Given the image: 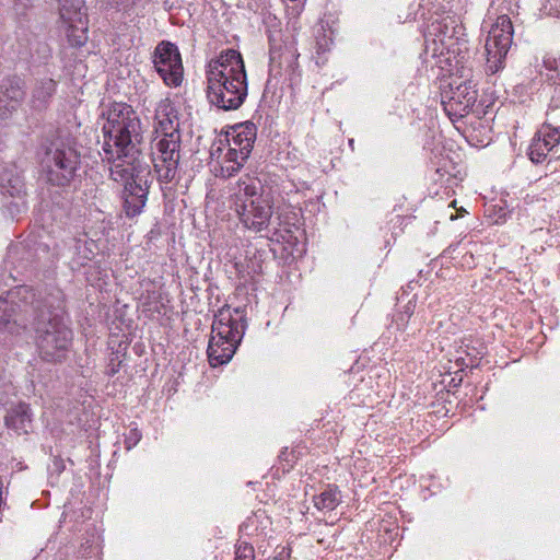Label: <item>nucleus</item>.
Returning <instances> with one entry per match:
<instances>
[{
    "mask_svg": "<svg viewBox=\"0 0 560 560\" xmlns=\"http://www.w3.org/2000/svg\"><path fill=\"white\" fill-rule=\"evenodd\" d=\"M0 331L34 338L42 361L66 362L73 346V330L66 310V298L59 288L35 290L18 285L0 296Z\"/></svg>",
    "mask_w": 560,
    "mask_h": 560,
    "instance_id": "f257e3e1",
    "label": "nucleus"
},
{
    "mask_svg": "<svg viewBox=\"0 0 560 560\" xmlns=\"http://www.w3.org/2000/svg\"><path fill=\"white\" fill-rule=\"evenodd\" d=\"M44 154L40 160L42 173L51 188V202L60 209L72 205L75 183L80 182L82 154L75 137L61 130L56 131L42 144Z\"/></svg>",
    "mask_w": 560,
    "mask_h": 560,
    "instance_id": "f03ea898",
    "label": "nucleus"
},
{
    "mask_svg": "<svg viewBox=\"0 0 560 560\" xmlns=\"http://www.w3.org/2000/svg\"><path fill=\"white\" fill-rule=\"evenodd\" d=\"M207 100L219 109H238L248 95V81L242 54L223 50L207 66Z\"/></svg>",
    "mask_w": 560,
    "mask_h": 560,
    "instance_id": "7ed1b4c3",
    "label": "nucleus"
},
{
    "mask_svg": "<svg viewBox=\"0 0 560 560\" xmlns=\"http://www.w3.org/2000/svg\"><path fill=\"white\" fill-rule=\"evenodd\" d=\"M103 161L136 160L141 156L143 132L141 120L131 105L113 102L103 110Z\"/></svg>",
    "mask_w": 560,
    "mask_h": 560,
    "instance_id": "20e7f679",
    "label": "nucleus"
},
{
    "mask_svg": "<svg viewBox=\"0 0 560 560\" xmlns=\"http://www.w3.org/2000/svg\"><path fill=\"white\" fill-rule=\"evenodd\" d=\"M233 202L244 228L261 236H268L271 232L276 234L278 228L272 226V199L265 192L258 178H240Z\"/></svg>",
    "mask_w": 560,
    "mask_h": 560,
    "instance_id": "39448f33",
    "label": "nucleus"
},
{
    "mask_svg": "<svg viewBox=\"0 0 560 560\" xmlns=\"http://www.w3.org/2000/svg\"><path fill=\"white\" fill-rule=\"evenodd\" d=\"M246 328L245 311L241 307L223 306L214 314L207 349L211 366H221L231 361L244 338Z\"/></svg>",
    "mask_w": 560,
    "mask_h": 560,
    "instance_id": "423d86ee",
    "label": "nucleus"
},
{
    "mask_svg": "<svg viewBox=\"0 0 560 560\" xmlns=\"http://www.w3.org/2000/svg\"><path fill=\"white\" fill-rule=\"evenodd\" d=\"M104 241L97 232H81L63 241L62 257L66 258L68 268L73 272H81L92 265L97 275L102 273L101 261L97 256L103 254Z\"/></svg>",
    "mask_w": 560,
    "mask_h": 560,
    "instance_id": "0eeeda50",
    "label": "nucleus"
},
{
    "mask_svg": "<svg viewBox=\"0 0 560 560\" xmlns=\"http://www.w3.org/2000/svg\"><path fill=\"white\" fill-rule=\"evenodd\" d=\"M512 40L513 25L511 19L505 14L498 16L486 40V70L489 74H495L503 69Z\"/></svg>",
    "mask_w": 560,
    "mask_h": 560,
    "instance_id": "6e6552de",
    "label": "nucleus"
},
{
    "mask_svg": "<svg viewBox=\"0 0 560 560\" xmlns=\"http://www.w3.org/2000/svg\"><path fill=\"white\" fill-rule=\"evenodd\" d=\"M180 135L167 138L156 137L151 143V161L158 180L161 184L172 183L177 174L179 164Z\"/></svg>",
    "mask_w": 560,
    "mask_h": 560,
    "instance_id": "1a4fd4ad",
    "label": "nucleus"
},
{
    "mask_svg": "<svg viewBox=\"0 0 560 560\" xmlns=\"http://www.w3.org/2000/svg\"><path fill=\"white\" fill-rule=\"evenodd\" d=\"M154 69L168 86H178L183 81V62L177 46L168 40H162L153 51Z\"/></svg>",
    "mask_w": 560,
    "mask_h": 560,
    "instance_id": "9d476101",
    "label": "nucleus"
},
{
    "mask_svg": "<svg viewBox=\"0 0 560 560\" xmlns=\"http://www.w3.org/2000/svg\"><path fill=\"white\" fill-rule=\"evenodd\" d=\"M59 14L67 25L71 46L81 47L86 42V13L83 0H59Z\"/></svg>",
    "mask_w": 560,
    "mask_h": 560,
    "instance_id": "9b49d317",
    "label": "nucleus"
},
{
    "mask_svg": "<svg viewBox=\"0 0 560 560\" xmlns=\"http://www.w3.org/2000/svg\"><path fill=\"white\" fill-rule=\"evenodd\" d=\"M478 97L476 85L470 81L459 83L442 95L445 113L452 118H463L470 113Z\"/></svg>",
    "mask_w": 560,
    "mask_h": 560,
    "instance_id": "f8f14e48",
    "label": "nucleus"
},
{
    "mask_svg": "<svg viewBox=\"0 0 560 560\" xmlns=\"http://www.w3.org/2000/svg\"><path fill=\"white\" fill-rule=\"evenodd\" d=\"M25 95V81L21 77L3 78L0 82V119H7L16 112Z\"/></svg>",
    "mask_w": 560,
    "mask_h": 560,
    "instance_id": "ddd939ff",
    "label": "nucleus"
},
{
    "mask_svg": "<svg viewBox=\"0 0 560 560\" xmlns=\"http://www.w3.org/2000/svg\"><path fill=\"white\" fill-rule=\"evenodd\" d=\"M257 136V127L253 121H244L231 127L226 137L230 145L241 150L243 156H249Z\"/></svg>",
    "mask_w": 560,
    "mask_h": 560,
    "instance_id": "4468645a",
    "label": "nucleus"
},
{
    "mask_svg": "<svg viewBox=\"0 0 560 560\" xmlns=\"http://www.w3.org/2000/svg\"><path fill=\"white\" fill-rule=\"evenodd\" d=\"M5 427L16 434H28L33 429V412L28 404L19 402L7 410Z\"/></svg>",
    "mask_w": 560,
    "mask_h": 560,
    "instance_id": "2eb2a0df",
    "label": "nucleus"
},
{
    "mask_svg": "<svg viewBox=\"0 0 560 560\" xmlns=\"http://www.w3.org/2000/svg\"><path fill=\"white\" fill-rule=\"evenodd\" d=\"M158 127L156 132H161L159 138H167L170 136L180 135L177 110L174 105L167 102H162L156 108Z\"/></svg>",
    "mask_w": 560,
    "mask_h": 560,
    "instance_id": "dca6fc26",
    "label": "nucleus"
},
{
    "mask_svg": "<svg viewBox=\"0 0 560 560\" xmlns=\"http://www.w3.org/2000/svg\"><path fill=\"white\" fill-rule=\"evenodd\" d=\"M57 86V81L51 78L36 79L31 94L32 108L36 110L46 109L56 94Z\"/></svg>",
    "mask_w": 560,
    "mask_h": 560,
    "instance_id": "f3484780",
    "label": "nucleus"
},
{
    "mask_svg": "<svg viewBox=\"0 0 560 560\" xmlns=\"http://www.w3.org/2000/svg\"><path fill=\"white\" fill-rule=\"evenodd\" d=\"M128 164L132 166V174L126 185L133 190L137 189L138 191H143L149 195L150 187L153 183L150 165L145 162H141L140 158L128 160Z\"/></svg>",
    "mask_w": 560,
    "mask_h": 560,
    "instance_id": "a211bd4d",
    "label": "nucleus"
},
{
    "mask_svg": "<svg viewBox=\"0 0 560 560\" xmlns=\"http://www.w3.org/2000/svg\"><path fill=\"white\" fill-rule=\"evenodd\" d=\"M0 191L3 199L26 196L23 176L15 168H5L0 175Z\"/></svg>",
    "mask_w": 560,
    "mask_h": 560,
    "instance_id": "6ab92c4d",
    "label": "nucleus"
},
{
    "mask_svg": "<svg viewBox=\"0 0 560 560\" xmlns=\"http://www.w3.org/2000/svg\"><path fill=\"white\" fill-rule=\"evenodd\" d=\"M544 67L549 71L546 74V80L553 86L549 102L550 108H560V61L546 58Z\"/></svg>",
    "mask_w": 560,
    "mask_h": 560,
    "instance_id": "aec40b11",
    "label": "nucleus"
},
{
    "mask_svg": "<svg viewBox=\"0 0 560 560\" xmlns=\"http://www.w3.org/2000/svg\"><path fill=\"white\" fill-rule=\"evenodd\" d=\"M148 201V194L138 191L137 189L124 187V210L128 218L138 217L145 207Z\"/></svg>",
    "mask_w": 560,
    "mask_h": 560,
    "instance_id": "412c9836",
    "label": "nucleus"
},
{
    "mask_svg": "<svg viewBox=\"0 0 560 560\" xmlns=\"http://www.w3.org/2000/svg\"><path fill=\"white\" fill-rule=\"evenodd\" d=\"M7 258L11 264H18L21 268H26L35 258V253L25 242L11 244L8 247Z\"/></svg>",
    "mask_w": 560,
    "mask_h": 560,
    "instance_id": "4be33fe9",
    "label": "nucleus"
},
{
    "mask_svg": "<svg viewBox=\"0 0 560 560\" xmlns=\"http://www.w3.org/2000/svg\"><path fill=\"white\" fill-rule=\"evenodd\" d=\"M318 510L332 511L340 503V492L336 486H328L320 494L313 499Z\"/></svg>",
    "mask_w": 560,
    "mask_h": 560,
    "instance_id": "5701e85b",
    "label": "nucleus"
},
{
    "mask_svg": "<svg viewBox=\"0 0 560 560\" xmlns=\"http://www.w3.org/2000/svg\"><path fill=\"white\" fill-rule=\"evenodd\" d=\"M241 150L236 149L233 145H230L228 152L224 156V165L222 166V171L226 173V176L231 177L235 175L244 165L246 160L249 156H243L240 153Z\"/></svg>",
    "mask_w": 560,
    "mask_h": 560,
    "instance_id": "b1692460",
    "label": "nucleus"
},
{
    "mask_svg": "<svg viewBox=\"0 0 560 560\" xmlns=\"http://www.w3.org/2000/svg\"><path fill=\"white\" fill-rule=\"evenodd\" d=\"M109 166V177L110 179L117 183H124V186L127 182L130 180L132 174V166L127 167L125 164H128V159H115L113 161H106Z\"/></svg>",
    "mask_w": 560,
    "mask_h": 560,
    "instance_id": "393cba45",
    "label": "nucleus"
},
{
    "mask_svg": "<svg viewBox=\"0 0 560 560\" xmlns=\"http://www.w3.org/2000/svg\"><path fill=\"white\" fill-rule=\"evenodd\" d=\"M549 152H552L551 149L547 147L546 142L541 141L540 135L536 133L528 148L529 160L535 164L542 163Z\"/></svg>",
    "mask_w": 560,
    "mask_h": 560,
    "instance_id": "a878e982",
    "label": "nucleus"
},
{
    "mask_svg": "<svg viewBox=\"0 0 560 560\" xmlns=\"http://www.w3.org/2000/svg\"><path fill=\"white\" fill-rule=\"evenodd\" d=\"M2 210L11 219H14L26 210V196L8 197V199H3Z\"/></svg>",
    "mask_w": 560,
    "mask_h": 560,
    "instance_id": "bb28decb",
    "label": "nucleus"
},
{
    "mask_svg": "<svg viewBox=\"0 0 560 560\" xmlns=\"http://www.w3.org/2000/svg\"><path fill=\"white\" fill-rule=\"evenodd\" d=\"M537 135H540L541 141L546 142L547 147L551 149V151L559 144L560 142V130L557 127H549L545 129V125L537 131Z\"/></svg>",
    "mask_w": 560,
    "mask_h": 560,
    "instance_id": "cd10ccee",
    "label": "nucleus"
},
{
    "mask_svg": "<svg viewBox=\"0 0 560 560\" xmlns=\"http://www.w3.org/2000/svg\"><path fill=\"white\" fill-rule=\"evenodd\" d=\"M416 303L415 301L410 300L408 303L404 306V310L398 312L394 317V323L398 330H405L407 327V324L412 316L415 312Z\"/></svg>",
    "mask_w": 560,
    "mask_h": 560,
    "instance_id": "c85d7f7f",
    "label": "nucleus"
},
{
    "mask_svg": "<svg viewBox=\"0 0 560 560\" xmlns=\"http://www.w3.org/2000/svg\"><path fill=\"white\" fill-rule=\"evenodd\" d=\"M33 56L39 63L47 65L52 57V51L47 43L40 42L37 43Z\"/></svg>",
    "mask_w": 560,
    "mask_h": 560,
    "instance_id": "c756f323",
    "label": "nucleus"
},
{
    "mask_svg": "<svg viewBox=\"0 0 560 560\" xmlns=\"http://www.w3.org/2000/svg\"><path fill=\"white\" fill-rule=\"evenodd\" d=\"M235 560H255L254 547L245 541L235 546Z\"/></svg>",
    "mask_w": 560,
    "mask_h": 560,
    "instance_id": "7c9ffc66",
    "label": "nucleus"
},
{
    "mask_svg": "<svg viewBox=\"0 0 560 560\" xmlns=\"http://www.w3.org/2000/svg\"><path fill=\"white\" fill-rule=\"evenodd\" d=\"M544 125L545 129L549 127H557L560 130V108H550V105H548V109L546 112V121Z\"/></svg>",
    "mask_w": 560,
    "mask_h": 560,
    "instance_id": "2f4dec72",
    "label": "nucleus"
},
{
    "mask_svg": "<svg viewBox=\"0 0 560 560\" xmlns=\"http://www.w3.org/2000/svg\"><path fill=\"white\" fill-rule=\"evenodd\" d=\"M142 433L138 428H131L125 435V447L127 451L133 448L141 440Z\"/></svg>",
    "mask_w": 560,
    "mask_h": 560,
    "instance_id": "473e14b6",
    "label": "nucleus"
},
{
    "mask_svg": "<svg viewBox=\"0 0 560 560\" xmlns=\"http://www.w3.org/2000/svg\"><path fill=\"white\" fill-rule=\"evenodd\" d=\"M541 11L547 15L560 18V0H544Z\"/></svg>",
    "mask_w": 560,
    "mask_h": 560,
    "instance_id": "72a5a7b5",
    "label": "nucleus"
},
{
    "mask_svg": "<svg viewBox=\"0 0 560 560\" xmlns=\"http://www.w3.org/2000/svg\"><path fill=\"white\" fill-rule=\"evenodd\" d=\"M137 0H106V5L117 11H128Z\"/></svg>",
    "mask_w": 560,
    "mask_h": 560,
    "instance_id": "f704fd0d",
    "label": "nucleus"
},
{
    "mask_svg": "<svg viewBox=\"0 0 560 560\" xmlns=\"http://www.w3.org/2000/svg\"><path fill=\"white\" fill-rule=\"evenodd\" d=\"M112 355L106 368V374L110 377L119 372L121 365V361L118 360V352L112 353Z\"/></svg>",
    "mask_w": 560,
    "mask_h": 560,
    "instance_id": "c9c22d12",
    "label": "nucleus"
},
{
    "mask_svg": "<svg viewBox=\"0 0 560 560\" xmlns=\"http://www.w3.org/2000/svg\"><path fill=\"white\" fill-rule=\"evenodd\" d=\"M34 4V0H14V10L19 14H24V12L32 8Z\"/></svg>",
    "mask_w": 560,
    "mask_h": 560,
    "instance_id": "e433bc0d",
    "label": "nucleus"
},
{
    "mask_svg": "<svg viewBox=\"0 0 560 560\" xmlns=\"http://www.w3.org/2000/svg\"><path fill=\"white\" fill-rule=\"evenodd\" d=\"M85 279L89 283L94 284L96 280H100V277H95L92 272H85Z\"/></svg>",
    "mask_w": 560,
    "mask_h": 560,
    "instance_id": "4c0bfd02",
    "label": "nucleus"
},
{
    "mask_svg": "<svg viewBox=\"0 0 560 560\" xmlns=\"http://www.w3.org/2000/svg\"><path fill=\"white\" fill-rule=\"evenodd\" d=\"M349 144L352 147L353 145V139L349 140Z\"/></svg>",
    "mask_w": 560,
    "mask_h": 560,
    "instance_id": "58836bf2",
    "label": "nucleus"
}]
</instances>
